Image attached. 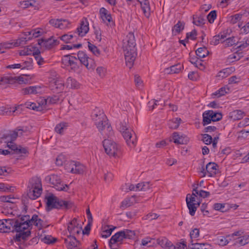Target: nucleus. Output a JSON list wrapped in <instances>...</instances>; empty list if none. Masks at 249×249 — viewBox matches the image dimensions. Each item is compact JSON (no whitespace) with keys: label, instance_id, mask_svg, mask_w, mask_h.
<instances>
[{"label":"nucleus","instance_id":"obj_16","mask_svg":"<svg viewBox=\"0 0 249 249\" xmlns=\"http://www.w3.org/2000/svg\"><path fill=\"white\" fill-rule=\"evenodd\" d=\"M64 242L68 249H78L79 242L76 239L75 236L68 235L67 238L64 239Z\"/></svg>","mask_w":249,"mask_h":249},{"label":"nucleus","instance_id":"obj_47","mask_svg":"<svg viewBox=\"0 0 249 249\" xmlns=\"http://www.w3.org/2000/svg\"><path fill=\"white\" fill-rule=\"evenodd\" d=\"M18 220L22 222L23 224L22 225L24 226H25H25H27L28 225H30V226L32 225L31 223V219H30V216L29 215H23Z\"/></svg>","mask_w":249,"mask_h":249},{"label":"nucleus","instance_id":"obj_51","mask_svg":"<svg viewBox=\"0 0 249 249\" xmlns=\"http://www.w3.org/2000/svg\"><path fill=\"white\" fill-rule=\"evenodd\" d=\"M210 112H212V113H210L211 117L212 119V121H219L222 118V115L221 113L215 112L213 110H209Z\"/></svg>","mask_w":249,"mask_h":249},{"label":"nucleus","instance_id":"obj_11","mask_svg":"<svg viewBox=\"0 0 249 249\" xmlns=\"http://www.w3.org/2000/svg\"><path fill=\"white\" fill-rule=\"evenodd\" d=\"M124 57L126 66L131 69L133 64L137 56L136 50H124Z\"/></svg>","mask_w":249,"mask_h":249},{"label":"nucleus","instance_id":"obj_32","mask_svg":"<svg viewBox=\"0 0 249 249\" xmlns=\"http://www.w3.org/2000/svg\"><path fill=\"white\" fill-rule=\"evenodd\" d=\"M59 100V97L57 95L49 96L46 99L42 100L41 102L42 106L47 104H53L56 103Z\"/></svg>","mask_w":249,"mask_h":249},{"label":"nucleus","instance_id":"obj_50","mask_svg":"<svg viewBox=\"0 0 249 249\" xmlns=\"http://www.w3.org/2000/svg\"><path fill=\"white\" fill-rule=\"evenodd\" d=\"M229 91V88H226V87H222L218 90L216 91L214 93H213V95H215L217 97H220L222 96L225 95V94L227 93Z\"/></svg>","mask_w":249,"mask_h":249},{"label":"nucleus","instance_id":"obj_31","mask_svg":"<svg viewBox=\"0 0 249 249\" xmlns=\"http://www.w3.org/2000/svg\"><path fill=\"white\" fill-rule=\"evenodd\" d=\"M191 249H212L210 244L207 243H193V240L191 241L189 245Z\"/></svg>","mask_w":249,"mask_h":249},{"label":"nucleus","instance_id":"obj_1","mask_svg":"<svg viewBox=\"0 0 249 249\" xmlns=\"http://www.w3.org/2000/svg\"><path fill=\"white\" fill-rule=\"evenodd\" d=\"M46 200V210L49 212L53 209H68L72 206V203L59 199L53 194L50 193L45 197Z\"/></svg>","mask_w":249,"mask_h":249},{"label":"nucleus","instance_id":"obj_3","mask_svg":"<svg viewBox=\"0 0 249 249\" xmlns=\"http://www.w3.org/2000/svg\"><path fill=\"white\" fill-rule=\"evenodd\" d=\"M29 191L27 196L31 199L35 200L38 198L42 193V184L41 179L37 177L33 178L30 181L28 186Z\"/></svg>","mask_w":249,"mask_h":249},{"label":"nucleus","instance_id":"obj_7","mask_svg":"<svg viewBox=\"0 0 249 249\" xmlns=\"http://www.w3.org/2000/svg\"><path fill=\"white\" fill-rule=\"evenodd\" d=\"M196 192L193 191L192 195L190 196V194H188L186 198L187 207L189 210V213L191 216L195 215L197 207L200 205V202L196 200Z\"/></svg>","mask_w":249,"mask_h":249},{"label":"nucleus","instance_id":"obj_34","mask_svg":"<svg viewBox=\"0 0 249 249\" xmlns=\"http://www.w3.org/2000/svg\"><path fill=\"white\" fill-rule=\"evenodd\" d=\"M234 69L232 67L227 68L220 71L217 74V77L224 78L228 76L233 71Z\"/></svg>","mask_w":249,"mask_h":249},{"label":"nucleus","instance_id":"obj_52","mask_svg":"<svg viewBox=\"0 0 249 249\" xmlns=\"http://www.w3.org/2000/svg\"><path fill=\"white\" fill-rule=\"evenodd\" d=\"M88 48L89 50L92 53L95 55L98 56L100 53V50L94 45L91 44L90 42H88Z\"/></svg>","mask_w":249,"mask_h":249},{"label":"nucleus","instance_id":"obj_18","mask_svg":"<svg viewBox=\"0 0 249 249\" xmlns=\"http://www.w3.org/2000/svg\"><path fill=\"white\" fill-rule=\"evenodd\" d=\"M124 231H120L116 233L110 238L109 241V246L111 249H115L112 248V245L116 243H119L121 244L124 238Z\"/></svg>","mask_w":249,"mask_h":249},{"label":"nucleus","instance_id":"obj_61","mask_svg":"<svg viewBox=\"0 0 249 249\" xmlns=\"http://www.w3.org/2000/svg\"><path fill=\"white\" fill-rule=\"evenodd\" d=\"M199 236V230L197 228H195L192 230L190 232V236L191 241L193 238H196Z\"/></svg>","mask_w":249,"mask_h":249},{"label":"nucleus","instance_id":"obj_55","mask_svg":"<svg viewBox=\"0 0 249 249\" xmlns=\"http://www.w3.org/2000/svg\"><path fill=\"white\" fill-rule=\"evenodd\" d=\"M202 140L206 144H210L212 142L213 138L211 136L207 134H203Z\"/></svg>","mask_w":249,"mask_h":249},{"label":"nucleus","instance_id":"obj_26","mask_svg":"<svg viewBox=\"0 0 249 249\" xmlns=\"http://www.w3.org/2000/svg\"><path fill=\"white\" fill-rule=\"evenodd\" d=\"M206 170L209 177H213L218 172L217 165L214 162H210L206 165Z\"/></svg>","mask_w":249,"mask_h":249},{"label":"nucleus","instance_id":"obj_23","mask_svg":"<svg viewBox=\"0 0 249 249\" xmlns=\"http://www.w3.org/2000/svg\"><path fill=\"white\" fill-rule=\"evenodd\" d=\"M249 236L247 235H243V236L237 237L236 238L232 239L231 241L232 242V245L239 247L244 246L248 243Z\"/></svg>","mask_w":249,"mask_h":249},{"label":"nucleus","instance_id":"obj_14","mask_svg":"<svg viewBox=\"0 0 249 249\" xmlns=\"http://www.w3.org/2000/svg\"><path fill=\"white\" fill-rule=\"evenodd\" d=\"M59 40L53 38L52 36L47 39H41L38 40V44L46 49H50L58 44Z\"/></svg>","mask_w":249,"mask_h":249},{"label":"nucleus","instance_id":"obj_60","mask_svg":"<svg viewBox=\"0 0 249 249\" xmlns=\"http://www.w3.org/2000/svg\"><path fill=\"white\" fill-rule=\"evenodd\" d=\"M181 67L180 64L173 65L170 67V72L172 73H178L180 71Z\"/></svg>","mask_w":249,"mask_h":249},{"label":"nucleus","instance_id":"obj_12","mask_svg":"<svg viewBox=\"0 0 249 249\" xmlns=\"http://www.w3.org/2000/svg\"><path fill=\"white\" fill-rule=\"evenodd\" d=\"M136 40L134 35L133 33L130 32L126 36V38L124 40L123 48L124 50H136Z\"/></svg>","mask_w":249,"mask_h":249},{"label":"nucleus","instance_id":"obj_41","mask_svg":"<svg viewBox=\"0 0 249 249\" xmlns=\"http://www.w3.org/2000/svg\"><path fill=\"white\" fill-rule=\"evenodd\" d=\"M68 126V123L66 122H61L56 124L55 127V131L58 134H61L63 133L65 129Z\"/></svg>","mask_w":249,"mask_h":249},{"label":"nucleus","instance_id":"obj_49","mask_svg":"<svg viewBox=\"0 0 249 249\" xmlns=\"http://www.w3.org/2000/svg\"><path fill=\"white\" fill-rule=\"evenodd\" d=\"M62 21L61 19H52L49 21V23L55 27L62 29L64 28V26Z\"/></svg>","mask_w":249,"mask_h":249},{"label":"nucleus","instance_id":"obj_40","mask_svg":"<svg viewBox=\"0 0 249 249\" xmlns=\"http://www.w3.org/2000/svg\"><path fill=\"white\" fill-rule=\"evenodd\" d=\"M38 105H36V103H27L26 104V105L27 106V107L32 109L36 111H41L43 109V106H42L41 102L38 103Z\"/></svg>","mask_w":249,"mask_h":249},{"label":"nucleus","instance_id":"obj_22","mask_svg":"<svg viewBox=\"0 0 249 249\" xmlns=\"http://www.w3.org/2000/svg\"><path fill=\"white\" fill-rule=\"evenodd\" d=\"M6 146L13 151V153L15 154H26L28 152L27 149L25 147H22L21 146H18L14 142H10L6 145Z\"/></svg>","mask_w":249,"mask_h":249},{"label":"nucleus","instance_id":"obj_39","mask_svg":"<svg viewBox=\"0 0 249 249\" xmlns=\"http://www.w3.org/2000/svg\"><path fill=\"white\" fill-rule=\"evenodd\" d=\"M181 122V119L180 118H174L169 121L168 125L169 128L175 129L178 127Z\"/></svg>","mask_w":249,"mask_h":249},{"label":"nucleus","instance_id":"obj_37","mask_svg":"<svg viewBox=\"0 0 249 249\" xmlns=\"http://www.w3.org/2000/svg\"><path fill=\"white\" fill-rule=\"evenodd\" d=\"M66 85L67 87L71 89H78L79 87V84L74 79L69 77L67 78Z\"/></svg>","mask_w":249,"mask_h":249},{"label":"nucleus","instance_id":"obj_38","mask_svg":"<svg viewBox=\"0 0 249 249\" xmlns=\"http://www.w3.org/2000/svg\"><path fill=\"white\" fill-rule=\"evenodd\" d=\"M245 116L243 111L240 110H235L231 113V118L234 120H238L242 119Z\"/></svg>","mask_w":249,"mask_h":249},{"label":"nucleus","instance_id":"obj_35","mask_svg":"<svg viewBox=\"0 0 249 249\" xmlns=\"http://www.w3.org/2000/svg\"><path fill=\"white\" fill-rule=\"evenodd\" d=\"M74 60H77V58L74 56L70 54L64 55L62 58V63L66 66H70L71 62Z\"/></svg>","mask_w":249,"mask_h":249},{"label":"nucleus","instance_id":"obj_4","mask_svg":"<svg viewBox=\"0 0 249 249\" xmlns=\"http://www.w3.org/2000/svg\"><path fill=\"white\" fill-rule=\"evenodd\" d=\"M24 130L20 127H18L14 130H4L0 133V144L4 143L6 145L15 141L18 136L23 135Z\"/></svg>","mask_w":249,"mask_h":249},{"label":"nucleus","instance_id":"obj_57","mask_svg":"<svg viewBox=\"0 0 249 249\" xmlns=\"http://www.w3.org/2000/svg\"><path fill=\"white\" fill-rule=\"evenodd\" d=\"M79 225L80 224L77 222V219L74 218L69 223L68 230V231H71L73 228L74 229Z\"/></svg>","mask_w":249,"mask_h":249},{"label":"nucleus","instance_id":"obj_46","mask_svg":"<svg viewBox=\"0 0 249 249\" xmlns=\"http://www.w3.org/2000/svg\"><path fill=\"white\" fill-rule=\"evenodd\" d=\"M31 39V37L30 36L27 37H22L18 39H17L16 41L14 42V46L17 47L18 46L23 45L26 44V42L29 40Z\"/></svg>","mask_w":249,"mask_h":249},{"label":"nucleus","instance_id":"obj_48","mask_svg":"<svg viewBox=\"0 0 249 249\" xmlns=\"http://www.w3.org/2000/svg\"><path fill=\"white\" fill-rule=\"evenodd\" d=\"M107 229H106V227L104 228V230L102 231L101 236L103 238H107L110 236L112 231L115 229V227H113L112 228H109V226H107Z\"/></svg>","mask_w":249,"mask_h":249},{"label":"nucleus","instance_id":"obj_28","mask_svg":"<svg viewBox=\"0 0 249 249\" xmlns=\"http://www.w3.org/2000/svg\"><path fill=\"white\" fill-rule=\"evenodd\" d=\"M157 242L162 248L165 249H170L171 248L173 247V244L172 242L164 237L158 238L157 240Z\"/></svg>","mask_w":249,"mask_h":249},{"label":"nucleus","instance_id":"obj_63","mask_svg":"<svg viewBox=\"0 0 249 249\" xmlns=\"http://www.w3.org/2000/svg\"><path fill=\"white\" fill-rule=\"evenodd\" d=\"M154 239H150L149 238H145L142 240V244L143 246H148L151 247L152 244L154 243Z\"/></svg>","mask_w":249,"mask_h":249},{"label":"nucleus","instance_id":"obj_59","mask_svg":"<svg viewBox=\"0 0 249 249\" xmlns=\"http://www.w3.org/2000/svg\"><path fill=\"white\" fill-rule=\"evenodd\" d=\"M225 205L223 203H216L213 205V208L215 210L224 212L226 211L225 209Z\"/></svg>","mask_w":249,"mask_h":249},{"label":"nucleus","instance_id":"obj_5","mask_svg":"<svg viewBox=\"0 0 249 249\" xmlns=\"http://www.w3.org/2000/svg\"><path fill=\"white\" fill-rule=\"evenodd\" d=\"M17 222L15 225V231H16L18 233L16 234L14 237L15 242H20L22 240H25L30 235L31 231L28 229L30 226L28 225L27 226H24L22 225L23 223L20 222L19 220H17Z\"/></svg>","mask_w":249,"mask_h":249},{"label":"nucleus","instance_id":"obj_9","mask_svg":"<svg viewBox=\"0 0 249 249\" xmlns=\"http://www.w3.org/2000/svg\"><path fill=\"white\" fill-rule=\"evenodd\" d=\"M103 145L106 153L109 156H115L119 147L116 142L109 139H105L103 142Z\"/></svg>","mask_w":249,"mask_h":249},{"label":"nucleus","instance_id":"obj_33","mask_svg":"<svg viewBox=\"0 0 249 249\" xmlns=\"http://www.w3.org/2000/svg\"><path fill=\"white\" fill-rule=\"evenodd\" d=\"M184 26L185 23L183 21H178V23L174 26L172 29L173 35H177L180 33L184 29Z\"/></svg>","mask_w":249,"mask_h":249},{"label":"nucleus","instance_id":"obj_21","mask_svg":"<svg viewBox=\"0 0 249 249\" xmlns=\"http://www.w3.org/2000/svg\"><path fill=\"white\" fill-rule=\"evenodd\" d=\"M41 87L38 86H30L22 89L21 92L23 95L36 94L41 92Z\"/></svg>","mask_w":249,"mask_h":249},{"label":"nucleus","instance_id":"obj_17","mask_svg":"<svg viewBox=\"0 0 249 249\" xmlns=\"http://www.w3.org/2000/svg\"><path fill=\"white\" fill-rule=\"evenodd\" d=\"M99 12L101 18L104 23H106L107 25L109 23L114 25L110 13L105 8H101Z\"/></svg>","mask_w":249,"mask_h":249},{"label":"nucleus","instance_id":"obj_20","mask_svg":"<svg viewBox=\"0 0 249 249\" xmlns=\"http://www.w3.org/2000/svg\"><path fill=\"white\" fill-rule=\"evenodd\" d=\"M64 83L60 80H54L51 82L50 85V88L54 92H60L64 89Z\"/></svg>","mask_w":249,"mask_h":249},{"label":"nucleus","instance_id":"obj_42","mask_svg":"<svg viewBox=\"0 0 249 249\" xmlns=\"http://www.w3.org/2000/svg\"><path fill=\"white\" fill-rule=\"evenodd\" d=\"M150 182H145L138 183L136 185V190L146 191L150 189Z\"/></svg>","mask_w":249,"mask_h":249},{"label":"nucleus","instance_id":"obj_36","mask_svg":"<svg viewBox=\"0 0 249 249\" xmlns=\"http://www.w3.org/2000/svg\"><path fill=\"white\" fill-rule=\"evenodd\" d=\"M196 55L198 58H202L207 56L209 52L205 47H200L196 51Z\"/></svg>","mask_w":249,"mask_h":249},{"label":"nucleus","instance_id":"obj_2","mask_svg":"<svg viewBox=\"0 0 249 249\" xmlns=\"http://www.w3.org/2000/svg\"><path fill=\"white\" fill-rule=\"evenodd\" d=\"M118 127L127 145L131 148L135 147L137 143L136 136L135 135L133 136L132 133L133 131L128 124V120L121 122Z\"/></svg>","mask_w":249,"mask_h":249},{"label":"nucleus","instance_id":"obj_64","mask_svg":"<svg viewBox=\"0 0 249 249\" xmlns=\"http://www.w3.org/2000/svg\"><path fill=\"white\" fill-rule=\"evenodd\" d=\"M159 216V215H158L157 213H149L147 214L146 215H145L143 218L145 220H152L154 219H156L158 218Z\"/></svg>","mask_w":249,"mask_h":249},{"label":"nucleus","instance_id":"obj_56","mask_svg":"<svg viewBox=\"0 0 249 249\" xmlns=\"http://www.w3.org/2000/svg\"><path fill=\"white\" fill-rule=\"evenodd\" d=\"M216 18V11L215 10L211 11L207 16L208 20L210 23H213Z\"/></svg>","mask_w":249,"mask_h":249},{"label":"nucleus","instance_id":"obj_8","mask_svg":"<svg viewBox=\"0 0 249 249\" xmlns=\"http://www.w3.org/2000/svg\"><path fill=\"white\" fill-rule=\"evenodd\" d=\"M78 59L82 64L85 65L88 70H93L95 67L94 60L83 51H79L77 53Z\"/></svg>","mask_w":249,"mask_h":249},{"label":"nucleus","instance_id":"obj_43","mask_svg":"<svg viewBox=\"0 0 249 249\" xmlns=\"http://www.w3.org/2000/svg\"><path fill=\"white\" fill-rule=\"evenodd\" d=\"M212 112H210L208 111H206L203 113V125L204 126L210 124L212 121V119L211 117V115L210 113H212Z\"/></svg>","mask_w":249,"mask_h":249},{"label":"nucleus","instance_id":"obj_10","mask_svg":"<svg viewBox=\"0 0 249 249\" xmlns=\"http://www.w3.org/2000/svg\"><path fill=\"white\" fill-rule=\"evenodd\" d=\"M66 169L71 173L81 174L84 172L85 167L79 162L71 160L67 164Z\"/></svg>","mask_w":249,"mask_h":249},{"label":"nucleus","instance_id":"obj_25","mask_svg":"<svg viewBox=\"0 0 249 249\" xmlns=\"http://www.w3.org/2000/svg\"><path fill=\"white\" fill-rule=\"evenodd\" d=\"M138 1L141 4V9L143 12L144 15L146 18H149L151 13V9L149 1H140L139 0H138Z\"/></svg>","mask_w":249,"mask_h":249},{"label":"nucleus","instance_id":"obj_62","mask_svg":"<svg viewBox=\"0 0 249 249\" xmlns=\"http://www.w3.org/2000/svg\"><path fill=\"white\" fill-rule=\"evenodd\" d=\"M124 231V239H131L135 236V232L134 231L126 230Z\"/></svg>","mask_w":249,"mask_h":249},{"label":"nucleus","instance_id":"obj_44","mask_svg":"<svg viewBox=\"0 0 249 249\" xmlns=\"http://www.w3.org/2000/svg\"><path fill=\"white\" fill-rule=\"evenodd\" d=\"M193 22L196 26H201L203 25L205 23V19L203 16H194Z\"/></svg>","mask_w":249,"mask_h":249},{"label":"nucleus","instance_id":"obj_30","mask_svg":"<svg viewBox=\"0 0 249 249\" xmlns=\"http://www.w3.org/2000/svg\"><path fill=\"white\" fill-rule=\"evenodd\" d=\"M215 243L219 246H224L227 245L229 243L231 242V239L229 235L224 236H219L216 237L214 240Z\"/></svg>","mask_w":249,"mask_h":249},{"label":"nucleus","instance_id":"obj_58","mask_svg":"<svg viewBox=\"0 0 249 249\" xmlns=\"http://www.w3.org/2000/svg\"><path fill=\"white\" fill-rule=\"evenodd\" d=\"M225 46L226 47H228L229 46H231L233 45L236 44L235 40L234 39V37H229L227 38L225 40H224Z\"/></svg>","mask_w":249,"mask_h":249},{"label":"nucleus","instance_id":"obj_53","mask_svg":"<svg viewBox=\"0 0 249 249\" xmlns=\"http://www.w3.org/2000/svg\"><path fill=\"white\" fill-rule=\"evenodd\" d=\"M193 191L195 192L199 196L203 198L207 197L210 195L209 192L203 191L202 190H198L197 188L194 189Z\"/></svg>","mask_w":249,"mask_h":249},{"label":"nucleus","instance_id":"obj_6","mask_svg":"<svg viewBox=\"0 0 249 249\" xmlns=\"http://www.w3.org/2000/svg\"><path fill=\"white\" fill-rule=\"evenodd\" d=\"M45 180L46 182L53 185V187L57 191H67L69 189V186L67 184H64L60 177L57 175L52 174L48 175L45 177Z\"/></svg>","mask_w":249,"mask_h":249},{"label":"nucleus","instance_id":"obj_15","mask_svg":"<svg viewBox=\"0 0 249 249\" xmlns=\"http://www.w3.org/2000/svg\"><path fill=\"white\" fill-rule=\"evenodd\" d=\"M89 24L87 18H83L80 22V27L76 29V33L81 36H84L89 30Z\"/></svg>","mask_w":249,"mask_h":249},{"label":"nucleus","instance_id":"obj_19","mask_svg":"<svg viewBox=\"0 0 249 249\" xmlns=\"http://www.w3.org/2000/svg\"><path fill=\"white\" fill-rule=\"evenodd\" d=\"M3 232H9L14 231L15 229V225L17 222V219H3Z\"/></svg>","mask_w":249,"mask_h":249},{"label":"nucleus","instance_id":"obj_27","mask_svg":"<svg viewBox=\"0 0 249 249\" xmlns=\"http://www.w3.org/2000/svg\"><path fill=\"white\" fill-rule=\"evenodd\" d=\"M172 139L174 143L178 144H183L187 143L188 138L182 135L180 136L178 132L173 134Z\"/></svg>","mask_w":249,"mask_h":249},{"label":"nucleus","instance_id":"obj_24","mask_svg":"<svg viewBox=\"0 0 249 249\" xmlns=\"http://www.w3.org/2000/svg\"><path fill=\"white\" fill-rule=\"evenodd\" d=\"M91 117L96 125H97V124L102 122H105V121H108L105 114L101 111H99L98 113H92Z\"/></svg>","mask_w":249,"mask_h":249},{"label":"nucleus","instance_id":"obj_13","mask_svg":"<svg viewBox=\"0 0 249 249\" xmlns=\"http://www.w3.org/2000/svg\"><path fill=\"white\" fill-rule=\"evenodd\" d=\"M98 130L100 132L102 135H107V137H110L113 134L111 125L108 124V121L105 122H102L96 125Z\"/></svg>","mask_w":249,"mask_h":249},{"label":"nucleus","instance_id":"obj_29","mask_svg":"<svg viewBox=\"0 0 249 249\" xmlns=\"http://www.w3.org/2000/svg\"><path fill=\"white\" fill-rule=\"evenodd\" d=\"M14 79L13 76H5L1 77L0 80V86L1 89L7 88L8 84H12L14 83Z\"/></svg>","mask_w":249,"mask_h":249},{"label":"nucleus","instance_id":"obj_54","mask_svg":"<svg viewBox=\"0 0 249 249\" xmlns=\"http://www.w3.org/2000/svg\"><path fill=\"white\" fill-rule=\"evenodd\" d=\"M197 32L195 29L193 30L191 32L186 34L185 40L188 41L189 39L195 40L196 38Z\"/></svg>","mask_w":249,"mask_h":249},{"label":"nucleus","instance_id":"obj_45","mask_svg":"<svg viewBox=\"0 0 249 249\" xmlns=\"http://www.w3.org/2000/svg\"><path fill=\"white\" fill-rule=\"evenodd\" d=\"M31 223L32 224L35 225L39 229H40L42 225V223L43 222V221L38 218V216L36 214H34L31 218Z\"/></svg>","mask_w":249,"mask_h":249}]
</instances>
